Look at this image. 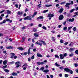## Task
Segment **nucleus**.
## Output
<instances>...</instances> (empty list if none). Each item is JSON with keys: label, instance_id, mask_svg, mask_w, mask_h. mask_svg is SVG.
I'll return each mask as SVG.
<instances>
[{"label": "nucleus", "instance_id": "nucleus-1", "mask_svg": "<svg viewBox=\"0 0 78 78\" xmlns=\"http://www.w3.org/2000/svg\"><path fill=\"white\" fill-rule=\"evenodd\" d=\"M64 70L67 72H69L71 74H73V71L72 70L69 69V68H65L64 69Z\"/></svg>", "mask_w": 78, "mask_h": 78}, {"label": "nucleus", "instance_id": "nucleus-2", "mask_svg": "<svg viewBox=\"0 0 78 78\" xmlns=\"http://www.w3.org/2000/svg\"><path fill=\"white\" fill-rule=\"evenodd\" d=\"M63 19H64V16H63V15H61L59 17V20H62Z\"/></svg>", "mask_w": 78, "mask_h": 78}, {"label": "nucleus", "instance_id": "nucleus-3", "mask_svg": "<svg viewBox=\"0 0 78 78\" xmlns=\"http://www.w3.org/2000/svg\"><path fill=\"white\" fill-rule=\"evenodd\" d=\"M37 56H38V57H40V58H42L43 57L42 55L40 54V53H37Z\"/></svg>", "mask_w": 78, "mask_h": 78}, {"label": "nucleus", "instance_id": "nucleus-4", "mask_svg": "<svg viewBox=\"0 0 78 78\" xmlns=\"http://www.w3.org/2000/svg\"><path fill=\"white\" fill-rule=\"evenodd\" d=\"M54 16V15L53 14H51L50 13H49L48 14V17H53Z\"/></svg>", "mask_w": 78, "mask_h": 78}, {"label": "nucleus", "instance_id": "nucleus-5", "mask_svg": "<svg viewBox=\"0 0 78 78\" xmlns=\"http://www.w3.org/2000/svg\"><path fill=\"white\" fill-rule=\"evenodd\" d=\"M74 20H75V18H73L72 19L70 18L69 19V22H73L74 21Z\"/></svg>", "mask_w": 78, "mask_h": 78}, {"label": "nucleus", "instance_id": "nucleus-6", "mask_svg": "<svg viewBox=\"0 0 78 78\" xmlns=\"http://www.w3.org/2000/svg\"><path fill=\"white\" fill-rule=\"evenodd\" d=\"M71 5V3H66V4L65 5V6L66 8H67L69 5Z\"/></svg>", "mask_w": 78, "mask_h": 78}, {"label": "nucleus", "instance_id": "nucleus-7", "mask_svg": "<svg viewBox=\"0 0 78 78\" xmlns=\"http://www.w3.org/2000/svg\"><path fill=\"white\" fill-rule=\"evenodd\" d=\"M59 56L60 57V58L61 59H64V57L63 56L62 54H60L59 55Z\"/></svg>", "mask_w": 78, "mask_h": 78}, {"label": "nucleus", "instance_id": "nucleus-8", "mask_svg": "<svg viewBox=\"0 0 78 78\" xmlns=\"http://www.w3.org/2000/svg\"><path fill=\"white\" fill-rule=\"evenodd\" d=\"M27 17V20H32V18H31V16H28Z\"/></svg>", "mask_w": 78, "mask_h": 78}, {"label": "nucleus", "instance_id": "nucleus-9", "mask_svg": "<svg viewBox=\"0 0 78 78\" xmlns=\"http://www.w3.org/2000/svg\"><path fill=\"white\" fill-rule=\"evenodd\" d=\"M17 14L18 15H20V16L21 15H22V14H23V13L22 12H20V11H18V13H17Z\"/></svg>", "mask_w": 78, "mask_h": 78}, {"label": "nucleus", "instance_id": "nucleus-10", "mask_svg": "<svg viewBox=\"0 0 78 78\" xmlns=\"http://www.w3.org/2000/svg\"><path fill=\"white\" fill-rule=\"evenodd\" d=\"M6 48H7V49H12V48H13V47L11 46H10L9 47H6Z\"/></svg>", "mask_w": 78, "mask_h": 78}, {"label": "nucleus", "instance_id": "nucleus-11", "mask_svg": "<svg viewBox=\"0 0 78 78\" xmlns=\"http://www.w3.org/2000/svg\"><path fill=\"white\" fill-rule=\"evenodd\" d=\"M31 49V48H29L28 50V51L27 52V53L28 54V55H30V54H32V53H30V50Z\"/></svg>", "mask_w": 78, "mask_h": 78}, {"label": "nucleus", "instance_id": "nucleus-12", "mask_svg": "<svg viewBox=\"0 0 78 78\" xmlns=\"http://www.w3.org/2000/svg\"><path fill=\"white\" fill-rule=\"evenodd\" d=\"M12 75H13V76H17V74L16 73H12Z\"/></svg>", "mask_w": 78, "mask_h": 78}, {"label": "nucleus", "instance_id": "nucleus-13", "mask_svg": "<svg viewBox=\"0 0 78 78\" xmlns=\"http://www.w3.org/2000/svg\"><path fill=\"white\" fill-rule=\"evenodd\" d=\"M7 62H8V61L7 60H5L3 62V64L4 65H6L7 64Z\"/></svg>", "mask_w": 78, "mask_h": 78}, {"label": "nucleus", "instance_id": "nucleus-14", "mask_svg": "<svg viewBox=\"0 0 78 78\" xmlns=\"http://www.w3.org/2000/svg\"><path fill=\"white\" fill-rule=\"evenodd\" d=\"M6 11L7 14L8 15L10 14L11 13V11L9 10H7Z\"/></svg>", "mask_w": 78, "mask_h": 78}, {"label": "nucleus", "instance_id": "nucleus-15", "mask_svg": "<svg viewBox=\"0 0 78 78\" xmlns=\"http://www.w3.org/2000/svg\"><path fill=\"white\" fill-rule=\"evenodd\" d=\"M74 50V49L73 48H70V49H69V51L70 52H72V51H73Z\"/></svg>", "mask_w": 78, "mask_h": 78}, {"label": "nucleus", "instance_id": "nucleus-16", "mask_svg": "<svg viewBox=\"0 0 78 78\" xmlns=\"http://www.w3.org/2000/svg\"><path fill=\"white\" fill-rule=\"evenodd\" d=\"M39 41L40 42H42L44 45H46V43H45V41H42V40H39Z\"/></svg>", "mask_w": 78, "mask_h": 78}, {"label": "nucleus", "instance_id": "nucleus-17", "mask_svg": "<svg viewBox=\"0 0 78 78\" xmlns=\"http://www.w3.org/2000/svg\"><path fill=\"white\" fill-rule=\"evenodd\" d=\"M63 10H64L63 8H61L60 10L59 11V12H60V13H62V12Z\"/></svg>", "mask_w": 78, "mask_h": 78}, {"label": "nucleus", "instance_id": "nucleus-18", "mask_svg": "<svg viewBox=\"0 0 78 78\" xmlns=\"http://www.w3.org/2000/svg\"><path fill=\"white\" fill-rule=\"evenodd\" d=\"M44 19V17L42 16H41L38 18H37V19Z\"/></svg>", "mask_w": 78, "mask_h": 78}, {"label": "nucleus", "instance_id": "nucleus-19", "mask_svg": "<svg viewBox=\"0 0 78 78\" xmlns=\"http://www.w3.org/2000/svg\"><path fill=\"white\" fill-rule=\"evenodd\" d=\"M19 50H24V48L22 47H19L17 48Z\"/></svg>", "mask_w": 78, "mask_h": 78}, {"label": "nucleus", "instance_id": "nucleus-20", "mask_svg": "<svg viewBox=\"0 0 78 78\" xmlns=\"http://www.w3.org/2000/svg\"><path fill=\"white\" fill-rule=\"evenodd\" d=\"M22 67H26V68H27V67H28V65L27 64V63H25L22 66Z\"/></svg>", "mask_w": 78, "mask_h": 78}, {"label": "nucleus", "instance_id": "nucleus-21", "mask_svg": "<svg viewBox=\"0 0 78 78\" xmlns=\"http://www.w3.org/2000/svg\"><path fill=\"white\" fill-rule=\"evenodd\" d=\"M34 35L35 37H39V34H38L34 33Z\"/></svg>", "mask_w": 78, "mask_h": 78}, {"label": "nucleus", "instance_id": "nucleus-22", "mask_svg": "<svg viewBox=\"0 0 78 78\" xmlns=\"http://www.w3.org/2000/svg\"><path fill=\"white\" fill-rule=\"evenodd\" d=\"M54 66H56V67H60V65L58 64V63L57 62H56L55 63Z\"/></svg>", "mask_w": 78, "mask_h": 78}, {"label": "nucleus", "instance_id": "nucleus-23", "mask_svg": "<svg viewBox=\"0 0 78 78\" xmlns=\"http://www.w3.org/2000/svg\"><path fill=\"white\" fill-rule=\"evenodd\" d=\"M52 6V5H45V7H50V6Z\"/></svg>", "mask_w": 78, "mask_h": 78}, {"label": "nucleus", "instance_id": "nucleus-24", "mask_svg": "<svg viewBox=\"0 0 78 78\" xmlns=\"http://www.w3.org/2000/svg\"><path fill=\"white\" fill-rule=\"evenodd\" d=\"M35 44H38V45H40L41 46H42V44H41L40 42L38 41L36 42Z\"/></svg>", "mask_w": 78, "mask_h": 78}, {"label": "nucleus", "instance_id": "nucleus-25", "mask_svg": "<svg viewBox=\"0 0 78 78\" xmlns=\"http://www.w3.org/2000/svg\"><path fill=\"white\" fill-rule=\"evenodd\" d=\"M74 55V54L73 53H71L69 55V57H72V56H73V55Z\"/></svg>", "mask_w": 78, "mask_h": 78}, {"label": "nucleus", "instance_id": "nucleus-26", "mask_svg": "<svg viewBox=\"0 0 78 78\" xmlns=\"http://www.w3.org/2000/svg\"><path fill=\"white\" fill-rule=\"evenodd\" d=\"M44 69V66L41 67L40 69L39 70H42L43 71V70Z\"/></svg>", "mask_w": 78, "mask_h": 78}, {"label": "nucleus", "instance_id": "nucleus-27", "mask_svg": "<svg viewBox=\"0 0 78 78\" xmlns=\"http://www.w3.org/2000/svg\"><path fill=\"white\" fill-rule=\"evenodd\" d=\"M4 71L5 72H7V73H8L9 72V70L7 69H4Z\"/></svg>", "mask_w": 78, "mask_h": 78}, {"label": "nucleus", "instance_id": "nucleus-28", "mask_svg": "<svg viewBox=\"0 0 78 78\" xmlns=\"http://www.w3.org/2000/svg\"><path fill=\"white\" fill-rule=\"evenodd\" d=\"M49 70L48 69H45L44 70H43V72H49Z\"/></svg>", "mask_w": 78, "mask_h": 78}, {"label": "nucleus", "instance_id": "nucleus-29", "mask_svg": "<svg viewBox=\"0 0 78 78\" xmlns=\"http://www.w3.org/2000/svg\"><path fill=\"white\" fill-rule=\"evenodd\" d=\"M20 62H16L15 63V64L16 65H19V64H20Z\"/></svg>", "mask_w": 78, "mask_h": 78}, {"label": "nucleus", "instance_id": "nucleus-30", "mask_svg": "<svg viewBox=\"0 0 78 78\" xmlns=\"http://www.w3.org/2000/svg\"><path fill=\"white\" fill-rule=\"evenodd\" d=\"M55 58H58V59H59V57L58 56V55H55Z\"/></svg>", "mask_w": 78, "mask_h": 78}, {"label": "nucleus", "instance_id": "nucleus-31", "mask_svg": "<svg viewBox=\"0 0 78 78\" xmlns=\"http://www.w3.org/2000/svg\"><path fill=\"white\" fill-rule=\"evenodd\" d=\"M42 28H43V29L44 30H47V28H46V27H45L44 26H43V27H42Z\"/></svg>", "mask_w": 78, "mask_h": 78}, {"label": "nucleus", "instance_id": "nucleus-32", "mask_svg": "<svg viewBox=\"0 0 78 78\" xmlns=\"http://www.w3.org/2000/svg\"><path fill=\"white\" fill-rule=\"evenodd\" d=\"M75 11V9H73L71 10L70 11V12H73V11Z\"/></svg>", "mask_w": 78, "mask_h": 78}, {"label": "nucleus", "instance_id": "nucleus-33", "mask_svg": "<svg viewBox=\"0 0 78 78\" xmlns=\"http://www.w3.org/2000/svg\"><path fill=\"white\" fill-rule=\"evenodd\" d=\"M67 27H65L63 28V30L64 31H66V30H67Z\"/></svg>", "mask_w": 78, "mask_h": 78}, {"label": "nucleus", "instance_id": "nucleus-34", "mask_svg": "<svg viewBox=\"0 0 78 78\" xmlns=\"http://www.w3.org/2000/svg\"><path fill=\"white\" fill-rule=\"evenodd\" d=\"M48 10H44L43 12V13H45V12H48Z\"/></svg>", "mask_w": 78, "mask_h": 78}, {"label": "nucleus", "instance_id": "nucleus-35", "mask_svg": "<svg viewBox=\"0 0 78 78\" xmlns=\"http://www.w3.org/2000/svg\"><path fill=\"white\" fill-rule=\"evenodd\" d=\"M31 59H34V55H33L31 58Z\"/></svg>", "mask_w": 78, "mask_h": 78}, {"label": "nucleus", "instance_id": "nucleus-36", "mask_svg": "<svg viewBox=\"0 0 78 78\" xmlns=\"http://www.w3.org/2000/svg\"><path fill=\"white\" fill-rule=\"evenodd\" d=\"M72 28V27H68V31H70V29Z\"/></svg>", "mask_w": 78, "mask_h": 78}, {"label": "nucleus", "instance_id": "nucleus-37", "mask_svg": "<svg viewBox=\"0 0 78 78\" xmlns=\"http://www.w3.org/2000/svg\"><path fill=\"white\" fill-rule=\"evenodd\" d=\"M51 39L53 41H55V40H56V39L55 38V37H52Z\"/></svg>", "mask_w": 78, "mask_h": 78}, {"label": "nucleus", "instance_id": "nucleus-38", "mask_svg": "<svg viewBox=\"0 0 78 78\" xmlns=\"http://www.w3.org/2000/svg\"><path fill=\"white\" fill-rule=\"evenodd\" d=\"M15 63L14 62H10L9 63V64H10L12 65L14 64Z\"/></svg>", "mask_w": 78, "mask_h": 78}, {"label": "nucleus", "instance_id": "nucleus-39", "mask_svg": "<svg viewBox=\"0 0 78 78\" xmlns=\"http://www.w3.org/2000/svg\"><path fill=\"white\" fill-rule=\"evenodd\" d=\"M69 76V75L67 74H65V78H67Z\"/></svg>", "mask_w": 78, "mask_h": 78}, {"label": "nucleus", "instance_id": "nucleus-40", "mask_svg": "<svg viewBox=\"0 0 78 78\" xmlns=\"http://www.w3.org/2000/svg\"><path fill=\"white\" fill-rule=\"evenodd\" d=\"M42 4H40L37 5L38 8H40L41 7V5Z\"/></svg>", "mask_w": 78, "mask_h": 78}, {"label": "nucleus", "instance_id": "nucleus-41", "mask_svg": "<svg viewBox=\"0 0 78 78\" xmlns=\"http://www.w3.org/2000/svg\"><path fill=\"white\" fill-rule=\"evenodd\" d=\"M76 27H74L73 29V31H76Z\"/></svg>", "mask_w": 78, "mask_h": 78}, {"label": "nucleus", "instance_id": "nucleus-42", "mask_svg": "<svg viewBox=\"0 0 78 78\" xmlns=\"http://www.w3.org/2000/svg\"><path fill=\"white\" fill-rule=\"evenodd\" d=\"M74 66L75 67H77L78 66V64L77 63H76L74 64Z\"/></svg>", "mask_w": 78, "mask_h": 78}, {"label": "nucleus", "instance_id": "nucleus-43", "mask_svg": "<svg viewBox=\"0 0 78 78\" xmlns=\"http://www.w3.org/2000/svg\"><path fill=\"white\" fill-rule=\"evenodd\" d=\"M22 42H24L25 41V38L24 37H23L22 38Z\"/></svg>", "mask_w": 78, "mask_h": 78}, {"label": "nucleus", "instance_id": "nucleus-44", "mask_svg": "<svg viewBox=\"0 0 78 78\" xmlns=\"http://www.w3.org/2000/svg\"><path fill=\"white\" fill-rule=\"evenodd\" d=\"M33 30V31H34V32H36V31H37V29L35 28H34Z\"/></svg>", "mask_w": 78, "mask_h": 78}, {"label": "nucleus", "instance_id": "nucleus-45", "mask_svg": "<svg viewBox=\"0 0 78 78\" xmlns=\"http://www.w3.org/2000/svg\"><path fill=\"white\" fill-rule=\"evenodd\" d=\"M66 2H61V3H60L61 5H63L64 4H65V3H66Z\"/></svg>", "mask_w": 78, "mask_h": 78}, {"label": "nucleus", "instance_id": "nucleus-46", "mask_svg": "<svg viewBox=\"0 0 78 78\" xmlns=\"http://www.w3.org/2000/svg\"><path fill=\"white\" fill-rule=\"evenodd\" d=\"M6 67H7V65L4 66L2 67V69H5V68H6Z\"/></svg>", "mask_w": 78, "mask_h": 78}, {"label": "nucleus", "instance_id": "nucleus-47", "mask_svg": "<svg viewBox=\"0 0 78 78\" xmlns=\"http://www.w3.org/2000/svg\"><path fill=\"white\" fill-rule=\"evenodd\" d=\"M75 53L76 54H78V50H76L75 52Z\"/></svg>", "mask_w": 78, "mask_h": 78}, {"label": "nucleus", "instance_id": "nucleus-48", "mask_svg": "<svg viewBox=\"0 0 78 78\" xmlns=\"http://www.w3.org/2000/svg\"><path fill=\"white\" fill-rule=\"evenodd\" d=\"M37 65H41V62H38L37 63Z\"/></svg>", "mask_w": 78, "mask_h": 78}, {"label": "nucleus", "instance_id": "nucleus-49", "mask_svg": "<svg viewBox=\"0 0 78 78\" xmlns=\"http://www.w3.org/2000/svg\"><path fill=\"white\" fill-rule=\"evenodd\" d=\"M62 63H63V64H65L66 63V61L65 60H63L62 62Z\"/></svg>", "mask_w": 78, "mask_h": 78}, {"label": "nucleus", "instance_id": "nucleus-50", "mask_svg": "<svg viewBox=\"0 0 78 78\" xmlns=\"http://www.w3.org/2000/svg\"><path fill=\"white\" fill-rule=\"evenodd\" d=\"M67 55V53H65L64 54V56H66Z\"/></svg>", "mask_w": 78, "mask_h": 78}, {"label": "nucleus", "instance_id": "nucleus-51", "mask_svg": "<svg viewBox=\"0 0 78 78\" xmlns=\"http://www.w3.org/2000/svg\"><path fill=\"white\" fill-rule=\"evenodd\" d=\"M38 27H42V24H39L38 25Z\"/></svg>", "mask_w": 78, "mask_h": 78}, {"label": "nucleus", "instance_id": "nucleus-52", "mask_svg": "<svg viewBox=\"0 0 78 78\" xmlns=\"http://www.w3.org/2000/svg\"><path fill=\"white\" fill-rule=\"evenodd\" d=\"M33 51H34V52H35V51H36V48H34L33 49Z\"/></svg>", "mask_w": 78, "mask_h": 78}, {"label": "nucleus", "instance_id": "nucleus-53", "mask_svg": "<svg viewBox=\"0 0 78 78\" xmlns=\"http://www.w3.org/2000/svg\"><path fill=\"white\" fill-rule=\"evenodd\" d=\"M23 19L24 20H28L27 16V17L24 18Z\"/></svg>", "mask_w": 78, "mask_h": 78}, {"label": "nucleus", "instance_id": "nucleus-54", "mask_svg": "<svg viewBox=\"0 0 78 78\" xmlns=\"http://www.w3.org/2000/svg\"><path fill=\"white\" fill-rule=\"evenodd\" d=\"M60 42L61 43H63V40L62 39H61L60 40Z\"/></svg>", "mask_w": 78, "mask_h": 78}, {"label": "nucleus", "instance_id": "nucleus-55", "mask_svg": "<svg viewBox=\"0 0 78 78\" xmlns=\"http://www.w3.org/2000/svg\"><path fill=\"white\" fill-rule=\"evenodd\" d=\"M10 55H12L13 56H15V54H14V53H11L10 54Z\"/></svg>", "mask_w": 78, "mask_h": 78}, {"label": "nucleus", "instance_id": "nucleus-56", "mask_svg": "<svg viewBox=\"0 0 78 78\" xmlns=\"http://www.w3.org/2000/svg\"><path fill=\"white\" fill-rule=\"evenodd\" d=\"M15 6H16V8H18V5L17 4H15Z\"/></svg>", "mask_w": 78, "mask_h": 78}, {"label": "nucleus", "instance_id": "nucleus-57", "mask_svg": "<svg viewBox=\"0 0 78 78\" xmlns=\"http://www.w3.org/2000/svg\"><path fill=\"white\" fill-rule=\"evenodd\" d=\"M68 44V42H66L64 43V45H67Z\"/></svg>", "mask_w": 78, "mask_h": 78}, {"label": "nucleus", "instance_id": "nucleus-58", "mask_svg": "<svg viewBox=\"0 0 78 78\" xmlns=\"http://www.w3.org/2000/svg\"><path fill=\"white\" fill-rule=\"evenodd\" d=\"M4 12H5V10H2L0 12V14H2Z\"/></svg>", "mask_w": 78, "mask_h": 78}, {"label": "nucleus", "instance_id": "nucleus-59", "mask_svg": "<svg viewBox=\"0 0 78 78\" xmlns=\"http://www.w3.org/2000/svg\"><path fill=\"white\" fill-rule=\"evenodd\" d=\"M28 61L29 62H30V61H31V58H30V57H29L28 58Z\"/></svg>", "mask_w": 78, "mask_h": 78}, {"label": "nucleus", "instance_id": "nucleus-60", "mask_svg": "<svg viewBox=\"0 0 78 78\" xmlns=\"http://www.w3.org/2000/svg\"><path fill=\"white\" fill-rule=\"evenodd\" d=\"M59 69H60L61 70H62V69H64L63 68V67H59Z\"/></svg>", "mask_w": 78, "mask_h": 78}, {"label": "nucleus", "instance_id": "nucleus-61", "mask_svg": "<svg viewBox=\"0 0 78 78\" xmlns=\"http://www.w3.org/2000/svg\"><path fill=\"white\" fill-rule=\"evenodd\" d=\"M76 15H78V12H76L75 13Z\"/></svg>", "mask_w": 78, "mask_h": 78}, {"label": "nucleus", "instance_id": "nucleus-62", "mask_svg": "<svg viewBox=\"0 0 78 78\" xmlns=\"http://www.w3.org/2000/svg\"><path fill=\"white\" fill-rule=\"evenodd\" d=\"M28 11V9L27 8H26V9L25 10V12H27Z\"/></svg>", "mask_w": 78, "mask_h": 78}, {"label": "nucleus", "instance_id": "nucleus-63", "mask_svg": "<svg viewBox=\"0 0 78 78\" xmlns=\"http://www.w3.org/2000/svg\"><path fill=\"white\" fill-rule=\"evenodd\" d=\"M22 30H24V29H25V27H22Z\"/></svg>", "mask_w": 78, "mask_h": 78}, {"label": "nucleus", "instance_id": "nucleus-64", "mask_svg": "<svg viewBox=\"0 0 78 78\" xmlns=\"http://www.w3.org/2000/svg\"><path fill=\"white\" fill-rule=\"evenodd\" d=\"M14 59H16L17 58V56H14Z\"/></svg>", "mask_w": 78, "mask_h": 78}]
</instances>
